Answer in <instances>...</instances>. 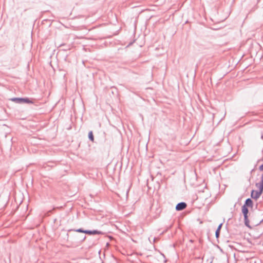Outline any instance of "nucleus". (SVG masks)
<instances>
[{"label":"nucleus","instance_id":"obj_1","mask_svg":"<svg viewBox=\"0 0 263 263\" xmlns=\"http://www.w3.org/2000/svg\"><path fill=\"white\" fill-rule=\"evenodd\" d=\"M9 100L17 104H34L35 99L28 97H14L9 99Z\"/></svg>","mask_w":263,"mask_h":263},{"label":"nucleus","instance_id":"obj_2","mask_svg":"<svg viewBox=\"0 0 263 263\" xmlns=\"http://www.w3.org/2000/svg\"><path fill=\"white\" fill-rule=\"evenodd\" d=\"M262 193L257 190H252L251 192V197L255 200H257L261 195Z\"/></svg>","mask_w":263,"mask_h":263},{"label":"nucleus","instance_id":"obj_3","mask_svg":"<svg viewBox=\"0 0 263 263\" xmlns=\"http://www.w3.org/2000/svg\"><path fill=\"white\" fill-rule=\"evenodd\" d=\"M187 206V204L185 202H180L177 204L175 209L177 211H181L185 209Z\"/></svg>","mask_w":263,"mask_h":263},{"label":"nucleus","instance_id":"obj_4","mask_svg":"<svg viewBox=\"0 0 263 263\" xmlns=\"http://www.w3.org/2000/svg\"><path fill=\"white\" fill-rule=\"evenodd\" d=\"M243 205L246 206L247 208H252L253 206V201L251 198H248L245 200V203Z\"/></svg>","mask_w":263,"mask_h":263},{"label":"nucleus","instance_id":"obj_5","mask_svg":"<svg viewBox=\"0 0 263 263\" xmlns=\"http://www.w3.org/2000/svg\"><path fill=\"white\" fill-rule=\"evenodd\" d=\"M241 212L243 214V217H249L248 214H249V210L248 208L246 207V206L242 205L241 207Z\"/></svg>","mask_w":263,"mask_h":263},{"label":"nucleus","instance_id":"obj_6","mask_svg":"<svg viewBox=\"0 0 263 263\" xmlns=\"http://www.w3.org/2000/svg\"><path fill=\"white\" fill-rule=\"evenodd\" d=\"M255 186L258 189V191L263 193V181H260L259 182L256 183Z\"/></svg>","mask_w":263,"mask_h":263},{"label":"nucleus","instance_id":"obj_7","mask_svg":"<svg viewBox=\"0 0 263 263\" xmlns=\"http://www.w3.org/2000/svg\"><path fill=\"white\" fill-rule=\"evenodd\" d=\"M59 47L61 48V50L66 51L69 50L70 49V46L65 44H62L59 46Z\"/></svg>","mask_w":263,"mask_h":263},{"label":"nucleus","instance_id":"obj_8","mask_svg":"<svg viewBox=\"0 0 263 263\" xmlns=\"http://www.w3.org/2000/svg\"><path fill=\"white\" fill-rule=\"evenodd\" d=\"M244 223L246 227H247L249 229H252V227L250 224V221L249 219V217L244 218Z\"/></svg>","mask_w":263,"mask_h":263},{"label":"nucleus","instance_id":"obj_9","mask_svg":"<svg viewBox=\"0 0 263 263\" xmlns=\"http://www.w3.org/2000/svg\"><path fill=\"white\" fill-rule=\"evenodd\" d=\"M88 138L90 141H91L92 142H95L94 136H93V132L92 130H90L88 132Z\"/></svg>","mask_w":263,"mask_h":263},{"label":"nucleus","instance_id":"obj_10","mask_svg":"<svg viewBox=\"0 0 263 263\" xmlns=\"http://www.w3.org/2000/svg\"><path fill=\"white\" fill-rule=\"evenodd\" d=\"M81 232H84L89 235H94L97 234H100L99 231H80Z\"/></svg>","mask_w":263,"mask_h":263},{"label":"nucleus","instance_id":"obj_11","mask_svg":"<svg viewBox=\"0 0 263 263\" xmlns=\"http://www.w3.org/2000/svg\"><path fill=\"white\" fill-rule=\"evenodd\" d=\"M174 225H175V230H177V227H178V222H177L176 224H173V225H172V224H170V225L169 226V227L167 226V228H166L164 230H166V231L168 230L169 229H170L172 228H173V226Z\"/></svg>","mask_w":263,"mask_h":263},{"label":"nucleus","instance_id":"obj_12","mask_svg":"<svg viewBox=\"0 0 263 263\" xmlns=\"http://www.w3.org/2000/svg\"><path fill=\"white\" fill-rule=\"evenodd\" d=\"M222 225H223V223H222V222H221V223H220L218 225V227L217 228V229H216V230H221V228H222Z\"/></svg>","mask_w":263,"mask_h":263},{"label":"nucleus","instance_id":"obj_13","mask_svg":"<svg viewBox=\"0 0 263 263\" xmlns=\"http://www.w3.org/2000/svg\"><path fill=\"white\" fill-rule=\"evenodd\" d=\"M258 170L261 172H263V163L259 166Z\"/></svg>","mask_w":263,"mask_h":263},{"label":"nucleus","instance_id":"obj_14","mask_svg":"<svg viewBox=\"0 0 263 263\" xmlns=\"http://www.w3.org/2000/svg\"><path fill=\"white\" fill-rule=\"evenodd\" d=\"M257 166V164H256L254 166V168H253L251 171H250V174H252L253 172H254L255 170V167H256Z\"/></svg>","mask_w":263,"mask_h":263},{"label":"nucleus","instance_id":"obj_15","mask_svg":"<svg viewBox=\"0 0 263 263\" xmlns=\"http://www.w3.org/2000/svg\"><path fill=\"white\" fill-rule=\"evenodd\" d=\"M216 236L217 238H218L219 235V231H216L215 233Z\"/></svg>","mask_w":263,"mask_h":263},{"label":"nucleus","instance_id":"obj_16","mask_svg":"<svg viewBox=\"0 0 263 263\" xmlns=\"http://www.w3.org/2000/svg\"><path fill=\"white\" fill-rule=\"evenodd\" d=\"M262 221H263V218L259 221V223H258L257 224H254L253 226H256L258 225L259 224H260Z\"/></svg>","mask_w":263,"mask_h":263},{"label":"nucleus","instance_id":"obj_17","mask_svg":"<svg viewBox=\"0 0 263 263\" xmlns=\"http://www.w3.org/2000/svg\"><path fill=\"white\" fill-rule=\"evenodd\" d=\"M135 41H136V40H134L133 42H131L129 43V44H128V45H127V46H131V45L134 43V42H135Z\"/></svg>","mask_w":263,"mask_h":263},{"label":"nucleus","instance_id":"obj_18","mask_svg":"<svg viewBox=\"0 0 263 263\" xmlns=\"http://www.w3.org/2000/svg\"><path fill=\"white\" fill-rule=\"evenodd\" d=\"M68 230H84L82 228H79V229H69Z\"/></svg>","mask_w":263,"mask_h":263},{"label":"nucleus","instance_id":"obj_19","mask_svg":"<svg viewBox=\"0 0 263 263\" xmlns=\"http://www.w3.org/2000/svg\"><path fill=\"white\" fill-rule=\"evenodd\" d=\"M260 181H263V173L261 175Z\"/></svg>","mask_w":263,"mask_h":263},{"label":"nucleus","instance_id":"obj_20","mask_svg":"<svg viewBox=\"0 0 263 263\" xmlns=\"http://www.w3.org/2000/svg\"><path fill=\"white\" fill-rule=\"evenodd\" d=\"M197 220L199 221V223L200 224L203 222L202 221H201L200 219H198Z\"/></svg>","mask_w":263,"mask_h":263},{"label":"nucleus","instance_id":"obj_21","mask_svg":"<svg viewBox=\"0 0 263 263\" xmlns=\"http://www.w3.org/2000/svg\"><path fill=\"white\" fill-rule=\"evenodd\" d=\"M50 21V20H49L46 19V20H44L43 21V22H44V21Z\"/></svg>","mask_w":263,"mask_h":263}]
</instances>
